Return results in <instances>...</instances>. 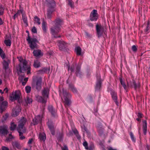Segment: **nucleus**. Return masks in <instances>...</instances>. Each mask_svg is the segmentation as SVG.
I'll use <instances>...</instances> for the list:
<instances>
[{"label":"nucleus","instance_id":"1","mask_svg":"<svg viewBox=\"0 0 150 150\" xmlns=\"http://www.w3.org/2000/svg\"><path fill=\"white\" fill-rule=\"evenodd\" d=\"M26 122V119L23 117H22L20 120H18V126L16 128L17 131L25 132L26 129L25 125Z\"/></svg>","mask_w":150,"mask_h":150},{"label":"nucleus","instance_id":"2","mask_svg":"<svg viewBox=\"0 0 150 150\" xmlns=\"http://www.w3.org/2000/svg\"><path fill=\"white\" fill-rule=\"evenodd\" d=\"M27 61H25L23 62V67H22L20 64L18 65L17 68V72L19 74V73L22 72L23 71H27V74H30V66L27 65Z\"/></svg>","mask_w":150,"mask_h":150},{"label":"nucleus","instance_id":"3","mask_svg":"<svg viewBox=\"0 0 150 150\" xmlns=\"http://www.w3.org/2000/svg\"><path fill=\"white\" fill-rule=\"evenodd\" d=\"M26 40L29 44V47L32 50L37 48L38 47L37 43L38 42V41L36 39L30 38L28 34Z\"/></svg>","mask_w":150,"mask_h":150},{"label":"nucleus","instance_id":"4","mask_svg":"<svg viewBox=\"0 0 150 150\" xmlns=\"http://www.w3.org/2000/svg\"><path fill=\"white\" fill-rule=\"evenodd\" d=\"M42 79L41 78H38L36 81L33 79L32 85L33 87H35L37 90H39L41 88Z\"/></svg>","mask_w":150,"mask_h":150},{"label":"nucleus","instance_id":"5","mask_svg":"<svg viewBox=\"0 0 150 150\" xmlns=\"http://www.w3.org/2000/svg\"><path fill=\"white\" fill-rule=\"evenodd\" d=\"M21 111V108L20 106L19 105H17L13 108L12 110L11 113L12 116L14 117L17 116Z\"/></svg>","mask_w":150,"mask_h":150},{"label":"nucleus","instance_id":"6","mask_svg":"<svg viewBox=\"0 0 150 150\" xmlns=\"http://www.w3.org/2000/svg\"><path fill=\"white\" fill-rule=\"evenodd\" d=\"M21 95V92L19 90L13 92L12 93V96L10 97L11 99L12 100H19L20 98Z\"/></svg>","mask_w":150,"mask_h":150},{"label":"nucleus","instance_id":"7","mask_svg":"<svg viewBox=\"0 0 150 150\" xmlns=\"http://www.w3.org/2000/svg\"><path fill=\"white\" fill-rule=\"evenodd\" d=\"M98 18V14L96 10L93 9L91 13L90 19L92 21H96Z\"/></svg>","mask_w":150,"mask_h":150},{"label":"nucleus","instance_id":"8","mask_svg":"<svg viewBox=\"0 0 150 150\" xmlns=\"http://www.w3.org/2000/svg\"><path fill=\"white\" fill-rule=\"evenodd\" d=\"M60 31V29L59 27L56 26L52 27L51 28V32L54 38H60V36H58V37L55 36V35L57 34Z\"/></svg>","mask_w":150,"mask_h":150},{"label":"nucleus","instance_id":"9","mask_svg":"<svg viewBox=\"0 0 150 150\" xmlns=\"http://www.w3.org/2000/svg\"><path fill=\"white\" fill-rule=\"evenodd\" d=\"M8 133L7 126H3L0 127V134L1 136H5Z\"/></svg>","mask_w":150,"mask_h":150},{"label":"nucleus","instance_id":"10","mask_svg":"<svg viewBox=\"0 0 150 150\" xmlns=\"http://www.w3.org/2000/svg\"><path fill=\"white\" fill-rule=\"evenodd\" d=\"M96 30L98 37H100L103 34V28L101 25H96Z\"/></svg>","mask_w":150,"mask_h":150},{"label":"nucleus","instance_id":"11","mask_svg":"<svg viewBox=\"0 0 150 150\" xmlns=\"http://www.w3.org/2000/svg\"><path fill=\"white\" fill-rule=\"evenodd\" d=\"M33 54L35 56L37 57H40L43 55V53L39 49L34 50Z\"/></svg>","mask_w":150,"mask_h":150},{"label":"nucleus","instance_id":"12","mask_svg":"<svg viewBox=\"0 0 150 150\" xmlns=\"http://www.w3.org/2000/svg\"><path fill=\"white\" fill-rule=\"evenodd\" d=\"M8 105V103L6 101H4L0 105V112L2 113L5 110V108Z\"/></svg>","mask_w":150,"mask_h":150},{"label":"nucleus","instance_id":"13","mask_svg":"<svg viewBox=\"0 0 150 150\" xmlns=\"http://www.w3.org/2000/svg\"><path fill=\"white\" fill-rule=\"evenodd\" d=\"M66 43L63 41H59L57 42V45H58L59 49L60 50H62L65 47Z\"/></svg>","mask_w":150,"mask_h":150},{"label":"nucleus","instance_id":"14","mask_svg":"<svg viewBox=\"0 0 150 150\" xmlns=\"http://www.w3.org/2000/svg\"><path fill=\"white\" fill-rule=\"evenodd\" d=\"M47 123L48 127L51 131L52 134L53 135H54L55 132L54 131V126L53 125L52 123L50 121H48Z\"/></svg>","mask_w":150,"mask_h":150},{"label":"nucleus","instance_id":"15","mask_svg":"<svg viewBox=\"0 0 150 150\" xmlns=\"http://www.w3.org/2000/svg\"><path fill=\"white\" fill-rule=\"evenodd\" d=\"M112 98L114 100L116 104L117 105H118V103L117 101V96L116 93H115L113 91H112L111 92Z\"/></svg>","mask_w":150,"mask_h":150},{"label":"nucleus","instance_id":"16","mask_svg":"<svg viewBox=\"0 0 150 150\" xmlns=\"http://www.w3.org/2000/svg\"><path fill=\"white\" fill-rule=\"evenodd\" d=\"M49 90L47 88H45L43 90L42 95L45 98H48L49 93Z\"/></svg>","mask_w":150,"mask_h":150},{"label":"nucleus","instance_id":"17","mask_svg":"<svg viewBox=\"0 0 150 150\" xmlns=\"http://www.w3.org/2000/svg\"><path fill=\"white\" fill-rule=\"evenodd\" d=\"M39 138L41 141L44 142L46 139L45 134L43 132L40 133L39 135Z\"/></svg>","mask_w":150,"mask_h":150},{"label":"nucleus","instance_id":"18","mask_svg":"<svg viewBox=\"0 0 150 150\" xmlns=\"http://www.w3.org/2000/svg\"><path fill=\"white\" fill-rule=\"evenodd\" d=\"M143 131L144 134L146 135L147 132V122L146 120L143 121Z\"/></svg>","mask_w":150,"mask_h":150},{"label":"nucleus","instance_id":"19","mask_svg":"<svg viewBox=\"0 0 150 150\" xmlns=\"http://www.w3.org/2000/svg\"><path fill=\"white\" fill-rule=\"evenodd\" d=\"M33 101L32 99L31 98L27 97L25 100V103L24 104V105L25 106H26L28 105V104H30L32 103Z\"/></svg>","mask_w":150,"mask_h":150},{"label":"nucleus","instance_id":"20","mask_svg":"<svg viewBox=\"0 0 150 150\" xmlns=\"http://www.w3.org/2000/svg\"><path fill=\"white\" fill-rule=\"evenodd\" d=\"M33 65L35 68H37L39 67L40 66V62L38 60H35Z\"/></svg>","mask_w":150,"mask_h":150},{"label":"nucleus","instance_id":"21","mask_svg":"<svg viewBox=\"0 0 150 150\" xmlns=\"http://www.w3.org/2000/svg\"><path fill=\"white\" fill-rule=\"evenodd\" d=\"M17 125L14 122H12L11 123L10 129L11 130H14L17 128Z\"/></svg>","mask_w":150,"mask_h":150},{"label":"nucleus","instance_id":"22","mask_svg":"<svg viewBox=\"0 0 150 150\" xmlns=\"http://www.w3.org/2000/svg\"><path fill=\"white\" fill-rule=\"evenodd\" d=\"M75 50L77 55H81V49L80 47H76Z\"/></svg>","mask_w":150,"mask_h":150},{"label":"nucleus","instance_id":"23","mask_svg":"<svg viewBox=\"0 0 150 150\" xmlns=\"http://www.w3.org/2000/svg\"><path fill=\"white\" fill-rule=\"evenodd\" d=\"M22 17L24 23L26 25H28V23L27 17L25 14H22Z\"/></svg>","mask_w":150,"mask_h":150},{"label":"nucleus","instance_id":"24","mask_svg":"<svg viewBox=\"0 0 150 150\" xmlns=\"http://www.w3.org/2000/svg\"><path fill=\"white\" fill-rule=\"evenodd\" d=\"M68 93L67 92L65 91L64 89H62V92L60 91L59 93V95L61 97V98L62 99V95H64V96H67L68 95Z\"/></svg>","mask_w":150,"mask_h":150},{"label":"nucleus","instance_id":"25","mask_svg":"<svg viewBox=\"0 0 150 150\" xmlns=\"http://www.w3.org/2000/svg\"><path fill=\"white\" fill-rule=\"evenodd\" d=\"M34 18L35 23H37L38 25H40L41 23L40 19L36 16H35Z\"/></svg>","mask_w":150,"mask_h":150},{"label":"nucleus","instance_id":"26","mask_svg":"<svg viewBox=\"0 0 150 150\" xmlns=\"http://www.w3.org/2000/svg\"><path fill=\"white\" fill-rule=\"evenodd\" d=\"M19 133V135L20 136V138L21 140H23L25 138V137L23 135V133L25 132H23L22 131H18Z\"/></svg>","mask_w":150,"mask_h":150},{"label":"nucleus","instance_id":"27","mask_svg":"<svg viewBox=\"0 0 150 150\" xmlns=\"http://www.w3.org/2000/svg\"><path fill=\"white\" fill-rule=\"evenodd\" d=\"M48 109L49 111L51 113L52 115H54V114L55 113V110H53L52 106H49L48 107Z\"/></svg>","mask_w":150,"mask_h":150},{"label":"nucleus","instance_id":"28","mask_svg":"<svg viewBox=\"0 0 150 150\" xmlns=\"http://www.w3.org/2000/svg\"><path fill=\"white\" fill-rule=\"evenodd\" d=\"M65 104L67 105H69L71 103V101L69 99H68L67 97L64 98Z\"/></svg>","mask_w":150,"mask_h":150},{"label":"nucleus","instance_id":"29","mask_svg":"<svg viewBox=\"0 0 150 150\" xmlns=\"http://www.w3.org/2000/svg\"><path fill=\"white\" fill-rule=\"evenodd\" d=\"M3 65L4 68L5 69H8V63L5 60L3 61Z\"/></svg>","mask_w":150,"mask_h":150},{"label":"nucleus","instance_id":"30","mask_svg":"<svg viewBox=\"0 0 150 150\" xmlns=\"http://www.w3.org/2000/svg\"><path fill=\"white\" fill-rule=\"evenodd\" d=\"M4 43L6 46L10 47L11 45V41L10 40H6L4 41Z\"/></svg>","mask_w":150,"mask_h":150},{"label":"nucleus","instance_id":"31","mask_svg":"<svg viewBox=\"0 0 150 150\" xmlns=\"http://www.w3.org/2000/svg\"><path fill=\"white\" fill-rule=\"evenodd\" d=\"M46 23L44 21H43L42 23V30L45 32H46Z\"/></svg>","mask_w":150,"mask_h":150},{"label":"nucleus","instance_id":"32","mask_svg":"<svg viewBox=\"0 0 150 150\" xmlns=\"http://www.w3.org/2000/svg\"><path fill=\"white\" fill-rule=\"evenodd\" d=\"M12 144L13 146H15L18 148H20V144L17 142H13Z\"/></svg>","mask_w":150,"mask_h":150},{"label":"nucleus","instance_id":"33","mask_svg":"<svg viewBox=\"0 0 150 150\" xmlns=\"http://www.w3.org/2000/svg\"><path fill=\"white\" fill-rule=\"evenodd\" d=\"M101 83L100 81L97 82L96 84V89L97 90L99 89L101 87Z\"/></svg>","mask_w":150,"mask_h":150},{"label":"nucleus","instance_id":"34","mask_svg":"<svg viewBox=\"0 0 150 150\" xmlns=\"http://www.w3.org/2000/svg\"><path fill=\"white\" fill-rule=\"evenodd\" d=\"M62 22V21L59 18H58L55 21V24L56 25L60 24Z\"/></svg>","mask_w":150,"mask_h":150},{"label":"nucleus","instance_id":"35","mask_svg":"<svg viewBox=\"0 0 150 150\" xmlns=\"http://www.w3.org/2000/svg\"><path fill=\"white\" fill-rule=\"evenodd\" d=\"M120 82L121 84H122V86L124 88V89H126V85H125V82L123 81L122 80V79H121V78L120 79Z\"/></svg>","mask_w":150,"mask_h":150},{"label":"nucleus","instance_id":"36","mask_svg":"<svg viewBox=\"0 0 150 150\" xmlns=\"http://www.w3.org/2000/svg\"><path fill=\"white\" fill-rule=\"evenodd\" d=\"M25 90L27 93H29L31 91V88L29 86H26L25 87Z\"/></svg>","mask_w":150,"mask_h":150},{"label":"nucleus","instance_id":"37","mask_svg":"<svg viewBox=\"0 0 150 150\" xmlns=\"http://www.w3.org/2000/svg\"><path fill=\"white\" fill-rule=\"evenodd\" d=\"M69 88L73 92H74V93L76 92L77 90L76 89L74 88V87L73 85H69Z\"/></svg>","mask_w":150,"mask_h":150},{"label":"nucleus","instance_id":"38","mask_svg":"<svg viewBox=\"0 0 150 150\" xmlns=\"http://www.w3.org/2000/svg\"><path fill=\"white\" fill-rule=\"evenodd\" d=\"M17 58L18 59L19 62L23 64V62L24 61H27L25 59H23L21 57H18Z\"/></svg>","mask_w":150,"mask_h":150},{"label":"nucleus","instance_id":"39","mask_svg":"<svg viewBox=\"0 0 150 150\" xmlns=\"http://www.w3.org/2000/svg\"><path fill=\"white\" fill-rule=\"evenodd\" d=\"M35 117L37 120V122H40L42 118V116H41L40 115H37V116Z\"/></svg>","mask_w":150,"mask_h":150},{"label":"nucleus","instance_id":"40","mask_svg":"<svg viewBox=\"0 0 150 150\" xmlns=\"http://www.w3.org/2000/svg\"><path fill=\"white\" fill-rule=\"evenodd\" d=\"M52 13V11L50 10L48 11L47 13V18H51Z\"/></svg>","mask_w":150,"mask_h":150},{"label":"nucleus","instance_id":"41","mask_svg":"<svg viewBox=\"0 0 150 150\" xmlns=\"http://www.w3.org/2000/svg\"><path fill=\"white\" fill-rule=\"evenodd\" d=\"M83 145L84 146L85 149L86 150H88L89 149L88 147V143L86 141H85L83 143Z\"/></svg>","mask_w":150,"mask_h":150},{"label":"nucleus","instance_id":"42","mask_svg":"<svg viewBox=\"0 0 150 150\" xmlns=\"http://www.w3.org/2000/svg\"><path fill=\"white\" fill-rule=\"evenodd\" d=\"M8 115L7 114H6L4 116L2 119V121H4L6 120L8 118Z\"/></svg>","mask_w":150,"mask_h":150},{"label":"nucleus","instance_id":"43","mask_svg":"<svg viewBox=\"0 0 150 150\" xmlns=\"http://www.w3.org/2000/svg\"><path fill=\"white\" fill-rule=\"evenodd\" d=\"M130 135L132 141L134 142H135V138H134V135L132 132H131L130 133Z\"/></svg>","mask_w":150,"mask_h":150},{"label":"nucleus","instance_id":"44","mask_svg":"<svg viewBox=\"0 0 150 150\" xmlns=\"http://www.w3.org/2000/svg\"><path fill=\"white\" fill-rule=\"evenodd\" d=\"M41 71L44 72H49L50 71V69L47 68H44L42 69Z\"/></svg>","mask_w":150,"mask_h":150},{"label":"nucleus","instance_id":"45","mask_svg":"<svg viewBox=\"0 0 150 150\" xmlns=\"http://www.w3.org/2000/svg\"><path fill=\"white\" fill-rule=\"evenodd\" d=\"M38 122H37V120L35 117L33 120V122L32 123V124H33L34 125H37Z\"/></svg>","mask_w":150,"mask_h":150},{"label":"nucleus","instance_id":"46","mask_svg":"<svg viewBox=\"0 0 150 150\" xmlns=\"http://www.w3.org/2000/svg\"><path fill=\"white\" fill-rule=\"evenodd\" d=\"M38 98L40 99V102L43 103H45L46 102V101L44 100L42 97L39 96H38Z\"/></svg>","mask_w":150,"mask_h":150},{"label":"nucleus","instance_id":"47","mask_svg":"<svg viewBox=\"0 0 150 150\" xmlns=\"http://www.w3.org/2000/svg\"><path fill=\"white\" fill-rule=\"evenodd\" d=\"M31 30L32 32L33 33H37V29L35 26L33 27Z\"/></svg>","mask_w":150,"mask_h":150},{"label":"nucleus","instance_id":"48","mask_svg":"<svg viewBox=\"0 0 150 150\" xmlns=\"http://www.w3.org/2000/svg\"><path fill=\"white\" fill-rule=\"evenodd\" d=\"M132 50L133 51L136 52L137 50V48L136 46L134 45H133L132 47Z\"/></svg>","mask_w":150,"mask_h":150},{"label":"nucleus","instance_id":"49","mask_svg":"<svg viewBox=\"0 0 150 150\" xmlns=\"http://www.w3.org/2000/svg\"><path fill=\"white\" fill-rule=\"evenodd\" d=\"M94 148V146L93 144H92L89 146V150H93Z\"/></svg>","mask_w":150,"mask_h":150},{"label":"nucleus","instance_id":"50","mask_svg":"<svg viewBox=\"0 0 150 150\" xmlns=\"http://www.w3.org/2000/svg\"><path fill=\"white\" fill-rule=\"evenodd\" d=\"M82 128L83 130V132H88L87 129L86 127L84 125L81 127Z\"/></svg>","mask_w":150,"mask_h":150},{"label":"nucleus","instance_id":"51","mask_svg":"<svg viewBox=\"0 0 150 150\" xmlns=\"http://www.w3.org/2000/svg\"><path fill=\"white\" fill-rule=\"evenodd\" d=\"M69 4L71 7H72L73 6V3L72 2L71 0H68Z\"/></svg>","mask_w":150,"mask_h":150},{"label":"nucleus","instance_id":"52","mask_svg":"<svg viewBox=\"0 0 150 150\" xmlns=\"http://www.w3.org/2000/svg\"><path fill=\"white\" fill-rule=\"evenodd\" d=\"M62 150H68V148L66 145H64V147H62Z\"/></svg>","mask_w":150,"mask_h":150},{"label":"nucleus","instance_id":"53","mask_svg":"<svg viewBox=\"0 0 150 150\" xmlns=\"http://www.w3.org/2000/svg\"><path fill=\"white\" fill-rule=\"evenodd\" d=\"M0 55L2 58L3 59H4L5 57V55L4 52L0 54Z\"/></svg>","mask_w":150,"mask_h":150},{"label":"nucleus","instance_id":"54","mask_svg":"<svg viewBox=\"0 0 150 150\" xmlns=\"http://www.w3.org/2000/svg\"><path fill=\"white\" fill-rule=\"evenodd\" d=\"M2 150H9V149L6 146H3L2 147Z\"/></svg>","mask_w":150,"mask_h":150},{"label":"nucleus","instance_id":"55","mask_svg":"<svg viewBox=\"0 0 150 150\" xmlns=\"http://www.w3.org/2000/svg\"><path fill=\"white\" fill-rule=\"evenodd\" d=\"M33 139H30L29 140V141L28 142V144H31L32 142H33Z\"/></svg>","mask_w":150,"mask_h":150},{"label":"nucleus","instance_id":"56","mask_svg":"<svg viewBox=\"0 0 150 150\" xmlns=\"http://www.w3.org/2000/svg\"><path fill=\"white\" fill-rule=\"evenodd\" d=\"M24 76H20L19 77V79L21 81H22L23 79Z\"/></svg>","mask_w":150,"mask_h":150},{"label":"nucleus","instance_id":"57","mask_svg":"<svg viewBox=\"0 0 150 150\" xmlns=\"http://www.w3.org/2000/svg\"><path fill=\"white\" fill-rule=\"evenodd\" d=\"M149 23H148L146 27V29L145 30V31L146 32H147L148 31V30H149Z\"/></svg>","mask_w":150,"mask_h":150},{"label":"nucleus","instance_id":"58","mask_svg":"<svg viewBox=\"0 0 150 150\" xmlns=\"http://www.w3.org/2000/svg\"><path fill=\"white\" fill-rule=\"evenodd\" d=\"M107 149L108 150H117L116 149H113L111 147H108Z\"/></svg>","mask_w":150,"mask_h":150},{"label":"nucleus","instance_id":"59","mask_svg":"<svg viewBox=\"0 0 150 150\" xmlns=\"http://www.w3.org/2000/svg\"><path fill=\"white\" fill-rule=\"evenodd\" d=\"M17 13H19V14H20L21 13L22 14H23V10H18Z\"/></svg>","mask_w":150,"mask_h":150},{"label":"nucleus","instance_id":"60","mask_svg":"<svg viewBox=\"0 0 150 150\" xmlns=\"http://www.w3.org/2000/svg\"><path fill=\"white\" fill-rule=\"evenodd\" d=\"M17 13H19V14H20L21 13L22 14H23V10H18Z\"/></svg>","mask_w":150,"mask_h":150},{"label":"nucleus","instance_id":"61","mask_svg":"<svg viewBox=\"0 0 150 150\" xmlns=\"http://www.w3.org/2000/svg\"><path fill=\"white\" fill-rule=\"evenodd\" d=\"M133 85H134V88L135 89H136L137 88V85H136L135 82L134 81L133 82Z\"/></svg>","mask_w":150,"mask_h":150},{"label":"nucleus","instance_id":"62","mask_svg":"<svg viewBox=\"0 0 150 150\" xmlns=\"http://www.w3.org/2000/svg\"><path fill=\"white\" fill-rule=\"evenodd\" d=\"M4 91H5L6 93H7L8 92V89L7 88H6L4 89Z\"/></svg>","mask_w":150,"mask_h":150},{"label":"nucleus","instance_id":"63","mask_svg":"<svg viewBox=\"0 0 150 150\" xmlns=\"http://www.w3.org/2000/svg\"><path fill=\"white\" fill-rule=\"evenodd\" d=\"M142 115L141 113H138V116L139 118H141L142 117Z\"/></svg>","mask_w":150,"mask_h":150},{"label":"nucleus","instance_id":"64","mask_svg":"<svg viewBox=\"0 0 150 150\" xmlns=\"http://www.w3.org/2000/svg\"><path fill=\"white\" fill-rule=\"evenodd\" d=\"M4 100V98L2 97L1 96H0V101H2Z\"/></svg>","mask_w":150,"mask_h":150}]
</instances>
